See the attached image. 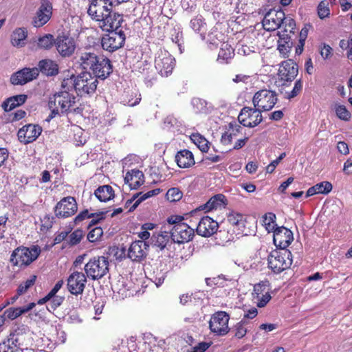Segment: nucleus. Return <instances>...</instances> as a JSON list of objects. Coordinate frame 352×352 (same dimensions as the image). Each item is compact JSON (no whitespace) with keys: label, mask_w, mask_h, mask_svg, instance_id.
I'll return each mask as SVG.
<instances>
[{"label":"nucleus","mask_w":352,"mask_h":352,"mask_svg":"<svg viewBox=\"0 0 352 352\" xmlns=\"http://www.w3.org/2000/svg\"><path fill=\"white\" fill-rule=\"evenodd\" d=\"M97 86L98 80L88 72H82L77 76H72L69 78H65L62 82L63 88L68 90L74 89L78 95L81 96L94 94Z\"/></svg>","instance_id":"nucleus-1"},{"label":"nucleus","mask_w":352,"mask_h":352,"mask_svg":"<svg viewBox=\"0 0 352 352\" xmlns=\"http://www.w3.org/2000/svg\"><path fill=\"white\" fill-rule=\"evenodd\" d=\"M64 90L55 94L53 97L50 98L49 108L51 109V113L46 119L50 121L60 113H66L71 111L76 104V98L69 92L67 88Z\"/></svg>","instance_id":"nucleus-2"},{"label":"nucleus","mask_w":352,"mask_h":352,"mask_svg":"<svg viewBox=\"0 0 352 352\" xmlns=\"http://www.w3.org/2000/svg\"><path fill=\"white\" fill-rule=\"evenodd\" d=\"M40 253L41 250L36 245L19 247L12 252L10 262L15 266H28L38 258Z\"/></svg>","instance_id":"nucleus-3"},{"label":"nucleus","mask_w":352,"mask_h":352,"mask_svg":"<svg viewBox=\"0 0 352 352\" xmlns=\"http://www.w3.org/2000/svg\"><path fill=\"white\" fill-rule=\"evenodd\" d=\"M107 257L101 256L91 258L85 265L84 270L87 277L91 280H99L104 277L109 270Z\"/></svg>","instance_id":"nucleus-4"},{"label":"nucleus","mask_w":352,"mask_h":352,"mask_svg":"<svg viewBox=\"0 0 352 352\" xmlns=\"http://www.w3.org/2000/svg\"><path fill=\"white\" fill-rule=\"evenodd\" d=\"M268 266L276 274L288 269L292 263V254L288 250H274L268 256Z\"/></svg>","instance_id":"nucleus-5"},{"label":"nucleus","mask_w":352,"mask_h":352,"mask_svg":"<svg viewBox=\"0 0 352 352\" xmlns=\"http://www.w3.org/2000/svg\"><path fill=\"white\" fill-rule=\"evenodd\" d=\"M278 98L275 91L268 89H261L255 93L252 98L254 107L261 111L271 110Z\"/></svg>","instance_id":"nucleus-6"},{"label":"nucleus","mask_w":352,"mask_h":352,"mask_svg":"<svg viewBox=\"0 0 352 352\" xmlns=\"http://www.w3.org/2000/svg\"><path fill=\"white\" fill-rule=\"evenodd\" d=\"M175 58L166 50H160L157 53L155 59V67L162 76H168L174 69Z\"/></svg>","instance_id":"nucleus-7"},{"label":"nucleus","mask_w":352,"mask_h":352,"mask_svg":"<svg viewBox=\"0 0 352 352\" xmlns=\"http://www.w3.org/2000/svg\"><path fill=\"white\" fill-rule=\"evenodd\" d=\"M240 124L244 126L253 128L258 125L263 120L261 111L257 108L248 107L243 108L238 116Z\"/></svg>","instance_id":"nucleus-8"},{"label":"nucleus","mask_w":352,"mask_h":352,"mask_svg":"<svg viewBox=\"0 0 352 352\" xmlns=\"http://www.w3.org/2000/svg\"><path fill=\"white\" fill-rule=\"evenodd\" d=\"M126 36L122 29L109 31V33L102 38V47L106 51L114 52L123 45Z\"/></svg>","instance_id":"nucleus-9"},{"label":"nucleus","mask_w":352,"mask_h":352,"mask_svg":"<svg viewBox=\"0 0 352 352\" xmlns=\"http://www.w3.org/2000/svg\"><path fill=\"white\" fill-rule=\"evenodd\" d=\"M229 315L225 311H219L210 318L209 327L212 332L218 336H225L229 332Z\"/></svg>","instance_id":"nucleus-10"},{"label":"nucleus","mask_w":352,"mask_h":352,"mask_svg":"<svg viewBox=\"0 0 352 352\" xmlns=\"http://www.w3.org/2000/svg\"><path fill=\"white\" fill-rule=\"evenodd\" d=\"M52 3L49 0H41L39 7L32 19V25L36 28L43 26L52 18Z\"/></svg>","instance_id":"nucleus-11"},{"label":"nucleus","mask_w":352,"mask_h":352,"mask_svg":"<svg viewBox=\"0 0 352 352\" xmlns=\"http://www.w3.org/2000/svg\"><path fill=\"white\" fill-rule=\"evenodd\" d=\"M285 19V13L280 9H270L263 19V28L267 31H274L281 27Z\"/></svg>","instance_id":"nucleus-12"},{"label":"nucleus","mask_w":352,"mask_h":352,"mask_svg":"<svg viewBox=\"0 0 352 352\" xmlns=\"http://www.w3.org/2000/svg\"><path fill=\"white\" fill-rule=\"evenodd\" d=\"M102 20L98 23V25L107 32L119 30L122 29L124 22L123 16L110 10L104 14Z\"/></svg>","instance_id":"nucleus-13"},{"label":"nucleus","mask_w":352,"mask_h":352,"mask_svg":"<svg viewBox=\"0 0 352 352\" xmlns=\"http://www.w3.org/2000/svg\"><path fill=\"white\" fill-rule=\"evenodd\" d=\"M298 65L292 60H287L282 63L278 72V79L285 85L287 82H292L298 74Z\"/></svg>","instance_id":"nucleus-14"},{"label":"nucleus","mask_w":352,"mask_h":352,"mask_svg":"<svg viewBox=\"0 0 352 352\" xmlns=\"http://www.w3.org/2000/svg\"><path fill=\"white\" fill-rule=\"evenodd\" d=\"M112 9V2L109 0H98L95 3H91L89 6L87 13L91 18L98 23L104 17L110 10Z\"/></svg>","instance_id":"nucleus-15"},{"label":"nucleus","mask_w":352,"mask_h":352,"mask_svg":"<svg viewBox=\"0 0 352 352\" xmlns=\"http://www.w3.org/2000/svg\"><path fill=\"white\" fill-rule=\"evenodd\" d=\"M170 236L174 243H184L190 241L194 236V229L187 223H179L173 226L170 232Z\"/></svg>","instance_id":"nucleus-16"},{"label":"nucleus","mask_w":352,"mask_h":352,"mask_svg":"<svg viewBox=\"0 0 352 352\" xmlns=\"http://www.w3.org/2000/svg\"><path fill=\"white\" fill-rule=\"evenodd\" d=\"M78 207L76 200L72 197L63 198L55 207V214L58 217L67 218L74 215Z\"/></svg>","instance_id":"nucleus-17"},{"label":"nucleus","mask_w":352,"mask_h":352,"mask_svg":"<svg viewBox=\"0 0 352 352\" xmlns=\"http://www.w3.org/2000/svg\"><path fill=\"white\" fill-rule=\"evenodd\" d=\"M87 283V276L80 272H74L67 278V289L73 295L82 294Z\"/></svg>","instance_id":"nucleus-18"},{"label":"nucleus","mask_w":352,"mask_h":352,"mask_svg":"<svg viewBox=\"0 0 352 352\" xmlns=\"http://www.w3.org/2000/svg\"><path fill=\"white\" fill-rule=\"evenodd\" d=\"M293 240V233L287 228L284 226L278 227L274 230V243L281 250H287L286 248L290 245Z\"/></svg>","instance_id":"nucleus-19"},{"label":"nucleus","mask_w":352,"mask_h":352,"mask_svg":"<svg viewBox=\"0 0 352 352\" xmlns=\"http://www.w3.org/2000/svg\"><path fill=\"white\" fill-rule=\"evenodd\" d=\"M91 73L96 79H106L113 72L111 61L107 58L99 56L98 58L91 69Z\"/></svg>","instance_id":"nucleus-20"},{"label":"nucleus","mask_w":352,"mask_h":352,"mask_svg":"<svg viewBox=\"0 0 352 352\" xmlns=\"http://www.w3.org/2000/svg\"><path fill=\"white\" fill-rule=\"evenodd\" d=\"M42 128L36 124H27L18 131V138L23 144H28L35 141L41 135Z\"/></svg>","instance_id":"nucleus-21"},{"label":"nucleus","mask_w":352,"mask_h":352,"mask_svg":"<svg viewBox=\"0 0 352 352\" xmlns=\"http://www.w3.org/2000/svg\"><path fill=\"white\" fill-rule=\"evenodd\" d=\"M38 74L39 70L36 67L23 68L12 74L10 81L13 85H24L36 78Z\"/></svg>","instance_id":"nucleus-22"},{"label":"nucleus","mask_w":352,"mask_h":352,"mask_svg":"<svg viewBox=\"0 0 352 352\" xmlns=\"http://www.w3.org/2000/svg\"><path fill=\"white\" fill-rule=\"evenodd\" d=\"M55 45L58 53L63 57L70 56L76 50L75 40L67 36H58Z\"/></svg>","instance_id":"nucleus-23"},{"label":"nucleus","mask_w":352,"mask_h":352,"mask_svg":"<svg viewBox=\"0 0 352 352\" xmlns=\"http://www.w3.org/2000/svg\"><path fill=\"white\" fill-rule=\"evenodd\" d=\"M148 247L144 241L133 242L128 249V257L133 261L141 262L146 257Z\"/></svg>","instance_id":"nucleus-24"},{"label":"nucleus","mask_w":352,"mask_h":352,"mask_svg":"<svg viewBox=\"0 0 352 352\" xmlns=\"http://www.w3.org/2000/svg\"><path fill=\"white\" fill-rule=\"evenodd\" d=\"M219 225L218 223L214 221L212 218L206 216L201 219L197 226V233L202 236L208 237L214 234Z\"/></svg>","instance_id":"nucleus-25"},{"label":"nucleus","mask_w":352,"mask_h":352,"mask_svg":"<svg viewBox=\"0 0 352 352\" xmlns=\"http://www.w3.org/2000/svg\"><path fill=\"white\" fill-rule=\"evenodd\" d=\"M242 131L243 128L239 123L235 121L230 122L226 131L221 135V143L224 146L230 145L233 139L241 133Z\"/></svg>","instance_id":"nucleus-26"},{"label":"nucleus","mask_w":352,"mask_h":352,"mask_svg":"<svg viewBox=\"0 0 352 352\" xmlns=\"http://www.w3.org/2000/svg\"><path fill=\"white\" fill-rule=\"evenodd\" d=\"M124 182L131 189H136L144 182V174L139 170L133 169L126 173Z\"/></svg>","instance_id":"nucleus-27"},{"label":"nucleus","mask_w":352,"mask_h":352,"mask_svg":"<svg viewBox=\"0 0 352 352\" xmlns=\"http://www.w3.org/2000/svg\"><path fill=\"white\" fill-rule=\"evenodd\" d=\"M98 57L94 52L82 51L80 53L77 62L83 69L91 71Z\"/></svg>","instance_id":"nucleus-28"},{"label":"nucleus","mask_w":352,"mask_h":352,"mask_svg":"<svg viewBox=\"0 0 352 352\" xmlns=\"http://www.w3.org/2000/svg\"><path fill=\"white\" fill-rule=\"evenodd\" d=\"M175 161L178 166L182 168H189L195 163L192 153L187 149L178 151L175 155Z\"/></svg>","instance_id":"nucleus-29"},{"label":"nucleus","mask_w":352,"mask_h":352,"mask_svg":"<svg viewBox=\"0 0 352 352\" xmlns=\"http://www.w3.org/2000/svg\"><path fill=\"white\" fill-rule=\"evenodd\" d=\"M226 205V197L222 194H217L212 197L205 204L201 206L199 208L206 212H210L212 210L224 208Z\"/></svg>","instance_id":"nucleus-30"},{"label":"nucleus","mask_w":352,"mask_h":352,"mask_svg":"<svg viewBox=\"0 0 352 352\" xmlns=\"http://www.w3.org/2000/svg\"><path fill=\"white\" fill-rule=\"evenodd\" d=\"M160 192V188L153 189L145 193L140 192L139 193L134 195L131 199H129L126 201V204L128 205L129 204H131L133 201H135L133 206L129 208V211H132L134 209H135L142 201L146 200L149 197L157 195Z\"/></svg>","instance_id":"nucleus-31"},{"label":"nucleus","mask_w":352,"mask_h":352,"mask_svg":"<svg viewBox=\"0 0 352 352\" xmlns=\"http://www.w3.org/2000/svg\"><path fill=\"white\" fill-rule=\"evenodd\" d=\"M160 192V188L153 189L145 193L140 192L139 193L134 195L131 199H129L126 201V204L128 205L129 204H131L133 201H135L133 206L129 208V211H132L134 209H135L142 201L146 200L149 197L157 195Z\"/></svg>","instance_id":"nucleus-32"},{"label":"nucleus","mask_w":352,"mask_h":352,"mask_svg":"<svg viewBox=\"0 0 352 352\" xmlns=\"http://www.w3.org/2000/svg\"><path fill=\"white\" fill-rule=\"evenodd\" d=\"M27 98L28 96L25 94L16 95L6 100L1 107L5 111H10L15 107L23 104Z\"/></svg>","instance_id":"nucleus-33"},{"label":"nucleus","mask_w":352,"mask_h":352,"mask_svg":"<svg viewBox=\"0 0 352 352\" xmlns=\"http://www.w3.org/2000/svg\"><path fill=\"white\" fill-rule=\"evenodd\" d=\"M171 238L170 234L168 232H160L154 233L151 236V241L154 246L164 250Z\"/></svg>","instance_id":"nucleus-34"},{"label":"nucleus","mask_w":352,"mask_h":352,"mask_svg":"<svg viewBox=\"0 0 352 352\" xmlns=\"http://www.w3.org/2000/svg\"><path fill=\"white\" fill-rule=\"evenodd\" d=\"M39 71L47 76H54L58 74V65L52 60H42L38 63Z\"/></svg>","instance_id":"nucleus-35"},{"label":"nucleus","mask_w":352,"mask_h":352,"mask_svg":"<svg viewBox=\"0 0 352 352\" xmlns=\"http://www.w3.org/2000/svg\"><path fill=\"white\" fill-rule=\"evenodd\" d=\"M96 197L100 201L106 202L114 197V191L109 185L99 186L94 192Z\"/></svg>","instance_id":"nucleus-36"},{"label":"nucleus","mask_w":352,"mask_h":352,"mask_svg":"<svg viewBox=\"0 0 352 352\" xmlns=\"http://www.w3.org/2000/svg\"><path fill=\"white\" fill-rule=\"evenodd\" d=\"M234 50L230 44L223 42L221 45L220 50L217 57V61L220 63H226L234 56Z\"/></svg>","instance_id":"nucleus-37"},{"label":"nucleus","mask_w":352,"mask_h":352,"mask_svg":"<svg viewBox=\"0 0 352 352\" xmlns=\"http://www.w3.org/2000/svg\"><path fill=\"white\" fill-rule=\"evenodd\" d=\"M279 41L278 45V50L285 58L288 56V54L290 52V44H289V38L287 34L278 32Z\"/></svg>","instance_id":"nucleus-38"},{"label":"nucleus","mask_w":352,"mask_h":352,"mask_svg":"<svg viewBox=\"0 0 352 352\" xmlns=\"http://www.w3.org/2000/svg\"><path fill=\"white\" fill-rule=\"evenodd\" d=\"M27 37V31L25 28H16L11 35V43L14 46H22Z\"/></svg>","instance_id":"nucleus-39"},{"label":"nucleus","mask_w":352,"mask_h":352,"mask_svg":"<svg viewBox=\"0 0 352 352\" xmlns=\"http://www.w3.org/2000/svg\"><path fill=\"white\" fill-rule=\"evenodd\" d=\"M141 100L140 94L134 92H125L122 96V102L124 105L134 107L140 103Z\"/></svg>","instance_id":"nucleus-40"},{"label":"nucleus","mask_w":352,"mask_h":352,"mask_svg":"<svg viewBox=\"0 0 352 352\" xmlns=\"http://www.w3.org/2000/svg\"><path fill=\"white\" fill-rule=\"evenodd\" d=\"M228 221L232 226L241 230L244 227L245 218L243 214L238 212H231L228 216Z\"/></svg>","instance_id":"nucleus-41"},{"label":"nucleus","mask_w":352,"mask_h":352,"mask_svg":"<svg viewBox=\"0 0 352 352\" xmlns=\"http://www.w3.org/2000/svg\"><path fill=\"white\" fill-rule=\"evenodd\" d=\"M191 140L203 152L208 150V141L199 133H195L190 136Z\"/></svg>","instance_id":"nucleus-42"},{"label":"nucleus","mask_w":352,"mask_h":352,"mask_svg":"<svg viewBox=\"0 0 352 352\" xmlns=\"http://www.w3.org/2000/svg\"><path fill=\"white\" fill-rule=\"evenodd\" d=\"M248 321L243 318L239 322L236 323L233 327V332L234 333V337L241 339L243 338L248 332L246 325Z\"/></svg>","instance_id":"nucleus-43"},{"label":"nucleus","mask_w":352,"mask_h":352,"mask_svg":"<svg viewBox=\"0 0 352 352\" xmlns=\"http://www.w3.org/2000/svg\"><path fill=\"white\" fill-rule=\"evenodd\" d=\"M318 15L320 19L329 17L330 15V9L329 2L327 0H322L320 2L317 8Z\"/></svg>","instance_id":"nucleus-44"},{"label":"nucleus","mask_w":352,"mask_h":352,"mask_svg":"<svg viewBox=\"0 0 352 352\" xmlns=\"http://www.w3.org/2000/svg\"><path fill=\"white\" fill-rule=\"evenodd\" d=\"M55 41L56 40H54V36L48 34L38 38V45L41 48L49 49L55 44Z\"/></svg>","instance_id":"nucleus-45"},{"label":"nucleus","mask_w":352,"mask_h":352,"mask_svg":"<svg viewBox=\"0 0 352 352\" xmlns=\"http://www.w3.org/2000/svg\"><path fill=\"white\" fill-rule=\"evenodd\" d=\"M266 292H269V283L267 281H261L254 286L252 297L254 298L255 296L263 295Z\"/></svg>","instance_id":"nucleus-46"},{"label":"nucleus","mask_w":352,"mask_h":352,"mask_svg":"<svg viewBox=\"0 0 352 352\" xmlns=\"http://www.w3.org/2000/svg\"><path fill=\"white\" fill-rule=\"evenodd\" d=\"M0 350L3 352H16L19 349L15 343L12 344V340L8 337L6 340L0 344Z\"/></svg>","instance_id":"nucleus-47"},{"label":"nucleus","mask_w":352,"mask_h":352,"mask_svg":"<svg viewBox=\"0 0 352 352\" xmlns=\"http://www.w3.org/2000/svg\"><path fill=\"white\" fill-rule=\"evenodd\" d=\"M102 234V229L100 227H95L89 232L87 239L89 242H96L101 238Z\"/></svg>","instance_id":"nucleus-48"},{"label":"nucleus","mask_w":352,"mask_h":352,"mask_svg":"<svg viewBox=\"0 0 352 352\" xmlns=\"http://www.w3.org/2000/svg\"><path fill=\"white\" fill-rule=\"evenodd\" d=\"M166 199L171 201H177L182 197V192L177 188H170L166 192Z\"/></svg>","instance_id":"nucleus-49"},{"label":"nucleus","mask_w":352,"mask_h":352,"mask_svg":"<svg viewBox=\"0 0 352 352\" xmlns=\"http://www.w3.org/2000/svg\"><path fill=\"white\" fill-rule=\"evenodd\" d=\"M336 113L337 116L342 120L347 121L351 118V113L349 111L346 109V107L344 105H336Z\"/></svg>","instance_id":"nucleus-50"},{"label":"nucleus","mask_w":352,"mask_h":352,"mask_svg":"<svg viewBox=\"0 0 352 352\" xmlns=\"http://www.w3.org/2000/svg\"><path fill=\"white\" fill-rule=\"evenodd\" d=\"M272 297L270 292H266L265 294L260 296H255L253 298L254 302L258 307H265L267 302L271 300Z\"/></svg>","instance_id":"nucleus-51"},{"label":"nucleus","mask_w":352,"mask_h":352,"mask_svg":"<svg viewBox=\"0 0 352 352\" xmlns=\"http://www.w3.org/2000/svg\"><path fill=\"white\" fill-rule=\"evenodd\" d=\"M35 281L36 276H32L30 278L21 283L17 289L18 295H22L25 293L27 290L34 284Z\"/></svg>","instance_id":"nucleus-52"},{"label":"nucleus","mask_w":352,"mask_h":352,"mask_svg":"<svg viewBox=\"0 0 352 352\" xmlns=\"http://www.w3.org/2000/svg\"><path fill=\"white\" fill-rule=\"evenodd\" d=\"M83 236L84 233L82 230H76L69 236V243L72 245H75L79 243Z\"/></svg>","instance_id":"nucleus-53"},{"label":"nucleus","mask_w":352,"mask_h":352,"mask_svg":"<svg viewBox=\"0 0 352 352\" xmlns=\"http://www.w3.org/2000/svg\"><path fill=\"white\" fill-rule=\"evenodd\" d=\"M281 25L284 28L283 33H293L294 30L295 29L296 23L293 19L285 16V19Z\"/></svg>","instance_id":"nucleus-54"},{"label":"nucleus","mask_w":352,"mask_h":352,"mask_svg":"<svg viewBox=\"0 0 352 352\" xmlns=\"http://www.w3.org/2000/svg\"><path fill=\"white\" fill-rule=\"evenodd\" d=\"M318 194H327L332 190V184L329 182H322L316 185Z\"/></svg>","instance_id":"nucleus-55"},{"label":"nucleus","mask_w":352,"mask_h":352,"mask_svg":"<svg viewBox=\"0 0 352 352\" xmlns=\"http://www.w3.org/2000/svg\"><path fill=\"white\" fill-rule=\"evenodd\" d=\"M107 212V211H102L97 213H91V217H90L89 219H91V220L89 222V228H90L91 226H94L101 220H103Z\"/></svg>","instance_id":"nucleus-56"},{"label":"nucleus","mask_w":352,"mask_h":352,"mask_svg":"<svg viewBox=\"0 0 352 352\" xmlns=\"http://www.w3.org/2000/svg\"><path fill=\"white\" fill-rule=\"evenodd\" d=\"M29 331V328L27 326L22 324L15 329L11 333H13L18 337H22L25 340H26L28 337Z\"/></svg>","instance_id":"nucleus-57"},{"label":"nucleus","mask_w":352,"mask_h":352,"mask_svg":"<svg viewBox=\"0 0 352 352\" xmlns=\"http://www.w3.org/2000/svg\"><path fill=\"white\" fill-rule=\"evenodd\" d=\"M204 26L205 23L201 17H196L190 21V27L195 32H201Z\"/></svg>","instance_id":"nucleus-58"},{"label":"nucleus","mask_w":352,"mask_h":352,"mask_svg":"<svg viewBox=\"0 0 352 352\" xmlns=\"http://www.w3.org/2000/svg\"><path fill=\"white\" fill-rule=\"evenodd\" d=\"M302 89V82L301 80H298L296 81L293 89L290 92L287 93V95L285 97L288 99H292L296 97L301 91Z\"/></svg>","instance_id":"nucleus-59"},{"label":"nucleus","mask_w":352,"mask_h":352,"mask_svg":"<svg viewBox=\"0 0 352 352\" xmlns=\"http://www.w3.org/2000/svg\"><path fill=\"white\" fill-rule=\"evenodd\" d=\"M21 315V309L19 307H10L4 312V316L10 320H14Z\"/></svg>","instance_id":"nucleus-60"},{"label":"nucleus","mask_w":352,"mask_h":352,"mask_svg":"<svg viewBox=\"0 0 352 352\" xmlns=\"http://www.w3.org/2000/svg\"><path fill=\"white\" fill-rule=\"evenodd\" d=\"M9 338L12 340V344L15 343L19 349H22V347L25 344L26 340L22 337H18L13 333H10Z\"/></svg>","instance_id":"nucleus-61"},{"label":"nucleus","mask_w":352,"mask_h":352,"mask_svg":"<svg viewBox=\"0 0 352 352\" xmlns=\"http://www.w3.org/2000/svg\"><path fill=\"white\" fill-rule=\"evenodd\" d=\"M90 217H91V213L87 210H85L76 217L74 222L78 224L85 219H89Z\"/></svg>","instance_id":"nucleus-62"},{"label":"nucleus","mask_w":352,"mask_h":352,"mask_svg":"<svg viewBox=\"0 0 352 352\" xmlns=\"http://www.w3.org/2000/svg\"><path fill=\"white\" fill-rule=\"evenodd\" d=\"M9 156L8 151L6 148L0 147V168L5 164Z\"/></svg>","instance_id":"nucleus-63"},{"label":"nucleus","mask_w":352,"mask_h":352,"mask_svg":"<svg viewBox=\"0 0 352 352\" xmlns=\"http://www.w3.org/2000/svg\"><path fill=\"white\" fill-rule=\"evenodd\" d=\"M310 28H311V25L308 24V25H305L304 26V28H302V30L300 32V42L301 43L303 44L304 42L305 41Z\"/></svg>","instance_id":"nucleus-64"}]
</instances>
